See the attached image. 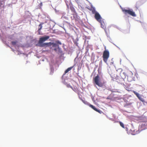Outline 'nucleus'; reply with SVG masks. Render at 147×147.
I'll use <instances>...</instances> for the list:
<instances>
[{"label": "nucleus", "instance_id": "obj_1", "mask_svg": "<svg viewBox=\"0 0 147 147\" xmlns=\"http://www.w3.org/2000/svg\"><path fill=\"white\" fill-rule=\"evenodd\" d=\"M49 38V36H44L40 38L38 42V45L40 47H47L49 44H50L51 42L48 43H44L43 42L46 41Z\"/></svg>", "mask_w": 147, "mask_h": 147}, {"label": "nucleus", "instance_id": "obj_2", "mask_svg": "<svg viewBox=\"0 0 147 147\" xmlns=\"http://www.w3.org/2000/svg\"><path fill=\"white\" fill-rule=\"evenodd\" d=\"M102 58L104 61L107 63L108 58L109 57V51L105 50L103 53Z\"/></svg>", "mask_w": 147, "mask_h": 147}, {"label": "nucleus", "instance_id": "obj_3", "mask_svg": "<svg viewBox=\"0 0 147 147\" xmlns=\"http://www.w3.org/2000/svg\"><path fill=\"white\" fill-rule=\"evenodd\" d=\"M100 77L98 75H97L93 79V81L94 83L98 86L102 87L103 86V84L100 81Z\"/></svg>", "mask_w": 147, "mask_h": 147}, {"label": "nucleus", "instance_id": "obj_4", "mask_svg": "<svg viewBox=\"0 0 147 147\" xmlns=\"http://www.w3.org/2000/svg\"><path fill=\"white\" fill-rule=\"evenodd\" d=\"M52 46L51 48L52 50H54L55 52H57V51H59L60 48L59 47V46L56 44L51 42V43L49 44L48 45V46Z\"/></svg>", "mask_w": 147, "mask_h": 147}, {"label": "nucleus", "instance_id": "obj_5", "mask_svg": "<svg viewBox=\"0 0 147 147\" xmlns=\"http://www.w3.org/2000/svg\"><path fill=\"white\" fill-rule=\"evenodd\" d=\"M122 11L125 14H128L131 16L133 17L136 16V15L134 12H133L131 9L128 10L126 9H125L122 8Z\"/></svg>", "mask_w": 147, "mask_h": 147}, {"label": "nucleus", "instance_id": "obj_6", "mask_svg": "<svg viewBox=\"0 0 147 147\" xmlns=\"http://www.w3.org/2000/svg\"><path fill=\"white\" fill-rule=\"evenodd\" d=\"M122 11L125 14H128L131 16L133 17L136 16V15L134 12H133L131 9L128 10L126 9H125L122 8Z\"/></svg>", "mask_w": 147, "mask_h": 147}, {"label": "nucleus", "instance_id": "obj_7", "mask_svg": "<svg viewBox=\"0 0 147 147\" xmlns=\"http://www.w3.org/2000/svg\"><path fill=\"white\" fill-rule=\"evenodd\" d=\"M95 19L98 22L103 20L101 17L100 14L98 12H96L94 16Z\"/></svg>", "mask_w": 147, "mask_h": 147}, {"label": "nucleus", "instance_id": "obj_8", "mask_svg": "<svg viewBox=\"0 0 147 147\" xmlns=\"http://www.w3.org/2000/svg\"><path fill=\"white\" fill-rule=\"evenodd\" d=\"M99 22L101 24V27L105 29V32H106V33H107V29L106 30V29L105 24L103 21V20H102L101 21H100Z\"/></svg>", "mask_w": 147, "mask_h": 147}, {"label": "nucleus", "instance_id": "obj_9", "mask_svg": "<svg viewBox=\"0 0 147 147\" xmlns=\"http://www.w3.org/2000/svg\"><path fill=\"white\" fill-rule=\"evenodd\" d=\"M120 70L121 71V73H120V75L121 77V78L124 79H125L127 76V74L125 72H122V70L121 69H120Z\"/></svg>", "mask_w": 147, "mask_h": 147}, {"label": "nucleus", "instance_id": "obj_10", "mask_svg": "<svg viewBox=\"0 0 147 147\" xmlns=\"http://www.w3.org/2000/svg\"><path fill=\"white\" fill-rule=\"evenodd\" d=\"M89 105V107H91L92 109H93V110H94L96 111L99 113L101 114L102 113V112L101 111L97 109L95 107H94L93 105H91V104Z\"/></svg>", "mask_w": 147, "mask_h": 147}, {"label": "nucleus", "instance_id": "obj_11", "mask_svg": "<svg viewBox=\"0 0 147 147\" xmlns=\"http://www.w3.org/2000/svg\"><path fill=\"white\" fill-rule=\"evenodd\" d=\"M43 23H41L38 26V34L39 35L40 34V30L42 29V25L43 24Z\"/></svg>", "mask_w": 147, "mask_h": 147}, {"label": "nucleus", "instance_id": "obj_12", "mask_svg": "<svg viewBox=\"0 0 147 147\" xmlns=\"http://www.w3.org/2000/svg\"><path fill=\"white\" fill-rule=\"evenodd\" d=\"M142 4V3L140 1H138L137 2L136 4V7L137 8H138L140 7L141 5Z\"/></svg>", "mask_w": 147, "mask_h": 147}, {"label": "nucleus", "instance_id": "obj_13", "mask_svg": "<svg viewBox=\"0 0 147 147\" xmlns=\"http://www.w3.org/2000/svg\"><path fill=\"white\" fill-rule=\"evenodd\" d=\"M74 66L68 68L67 69H66L64 72L65 74H66L69 71H70L71 69Z\"/></svg>", "mask_w": 147, "mask_h": 147}, {"label": "nucleus", "instance_id": "obj_14", "mask_svg": "<svg viewBox=\"0 0 147 147\" xmlns=\"http://www.w3.org/2000/svg\"><path fill=\"white\" fill-rule=\"evenodd\" d=\"M137 97L142 102H145V100H144V99L142 97V96H140V95L138 96V97Z\"/></svg>", "mask_w": 147, "mask_h": 147}, {"label": "nucleus", "instance_id": "obj_15", "mask_svg": "<svg viewBox=\"0 0 147 147\" xmlns=\"http://www.w3.org/2000/svg\"><path fill=\"white\" fill-rule=\"evenodd\" d=\"M70 9L74 13L75 12V9L74 7L73 6H71L70 7Z\"/></svg>", "mask_w": 147, "mask_h": 147}, {"label": "nucleus", "instance_id": "obj_16", "mask_svg": "<svg viewBox=\"0 0 147 147\" xmlns=\"http://www.w3.org/2000/svg\"><path fill=\"white\" fill-rule=\"evenodd\" d=\"M119 123L120 126L123 128H124L125 127L123 123L121 122H119Z\"/></svg>", "mask_w": 147, "mask_h": 147}, {"label": "nucleus", "instance_id": "obj_17", "mask_svg": "<svg viewBox=\"0 0 147 147\" xmlns=\"http://www.w3.org/2000/svg\"><path fill=\"white\" fill-rule=\"evenodd\" d=\"M57 45H61V43L59 40H57L55 41V43Z\"/></svg>", "mask_w": 147, "mask_h": 147}, {"label": "nucleus", "instance_id": "obj_18", "mask_svg": "<svg viewBox=\"0 0 147 147\" xmlns=\"http://www.w3.org/2000/svg\"><path fill=\"white\" fill-rule=\"evenodd\" d=\"M92 12L93 14H95V13H96V12H97L96 11L95 9L94 8H93V9L92 10Z\"/></svg>", "mask_w": 147, "mask_h": 147}, {"label": "nucleus", "instance_id": "obj_19", "mask_svg": "<svg viewBox=\"0 0 147 147\" xmlns=\"http://www.w3.org/2000/svg\"><path fill=\"white\" fill-rule=\"evenodd\" d=\"M133 92L136 96L137 97H138V96L140 95V94H139L137 93L136 91H134Z\"/></svg>", "mask_w": 147, "mask_h": 147}, {"label": "nucleus", "instance_id": "obj_20", "mask_svg": "<svg viewBox=\"0 0 147 147\" xmlns=\"http://www.w3.org/2000/svg\"><path fill=\"white\" fill-rule=\"evenodd\" d=\"M17 43V41H13L11 42L12 44L13 45H15Z\"/></svg>", "mask_w": 147, "mask_h": 147}, {"label": "nucleus", "instance_id": "obj_21", "mask_svg": "<svg viewBox=\"0 0 147 147\" xmlns=\"http://www.w3.org/2000/svg\"><path fill=\"white\" fill-rule=\"evenodd\" d=\"M66 86H67V87H68V88H71L72 89H73L72 87L69 84H66Z\"/></svg>", "mask_w": 147, "mask_h": 147}]
</instances>
